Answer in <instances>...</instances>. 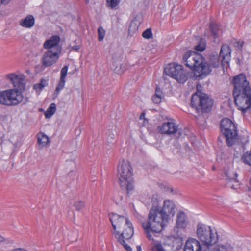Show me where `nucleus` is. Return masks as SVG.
Masks as SVG:
<instances>
[{
    "label": "nucleus",
    "mask_w": 251,
    "mask_h": 251,
    "mask_svg": "<svg viewBox=\"0 0 251 251\" xmlns=\"http://www.w3.org/2000/svg\"><path fill=\"white\" fill-rule=\"evenodd\" d=\"M60 39L58 36H52L44 42L43 47L48 50H57L59 49V52H61V47L59 45Z\"/></svg>",
    "instance_id": "16"
},
{
    "label": "nucleus",
    "mask_w": 251,
    "mask_h": 251,
    "mask_svg": "<svg viewBox=\"0 0 251 251\" xmlns=\"http://www.w3.org/2000/svg\"><path fill=\"white\" fill-rule=\"evenodd\" d=\"M142 37L147 39L152 38V33L151 28H148L142 33Z\"/></svg>",
    "instance_id": "31"
},
{
    "label": "nucleus",
    "mask_w": 251,
    "mask_h": 251,
    "mask_svg": "<svg viewBox=\"0 0 251 251\" xmlns=\"http://www.w3.org/2000/svg\"><path fill=\"white\" fill-rule=\"evenodd\" d=\"M231 52V50L228 45H223L221 47L220 54L218 55L222 57L223 62L228 64L230 59Z\"/></svg>",
    "instance_id": "19"
},
{
    "label": "nucleus",
    "mask_w": 251,
    "mask_h": 251,
    "mask_svg": "<svg viewBox=\"0 0 251 251\" xmlns=\"http://www.w3.org/2000/svg\"><path fill=\"white\" fill-rule=\"evenodd\" d=\"M120 0H106L107 5L109 7L115 8L119 3Z\"/></svg>",
    "instance_id": "33"
},
{
    "label": "nucleus",
    "mask_w": 251,
    "mask_h": 251,
    "mask_svg": "<svg viewBox=\"0 0 251 251\" xmlns=\"http://www.w3.org/2000/svg\"><path fill=\"white\" fill-rule=\"evenodd\" d=\"M205 40L203 39H200L198 44L195 46V49L197 51H202L205 50Z\"/></svg>",
    "instance_id": "26"
},
{
    "label": "nucleus",
    "mask_w": 251,
    "mask_h": 251,
    "mask_svg": "<svg viewBox=\"0 0 251 251\" xmlns=\"http://www.w3.org/2000/svg\"><path fill=\"white\" fill-rule=\"evenodd\" d=\"M210 28L211 33L214 38L218 37V33L219 31V27L216 24L212 23L210 25Z\"/></svg>",
    "instance_id": "27"
},
{
    "label": "nucleus",
    "mask_w": 251,
    "mask_h": 251,
    "mask_svg": "<svg viewBox=\"0 0 251 251\" xmlns=\"http://www.w3.org/2000/svg\"><path fill=\"white\" fill-rule=\"evenodd\" d=\"M197 234L198 238L207 247L215 244L218 239L217 233L213 232L209 226L202 224H198L197 227Z\"/></svg>",
    "instance_id": "7"
},
{
    "label": "nucleus",
    "mask_w": 251,
    "mask_h": 251,
    "mask_svg": "<svg viewBox=\"0 0 251 251\" xmlns=\"http://www.w3.org/2000/svg\"><path fill=\"white\" fill-rule=\"evenodd\" d=\"M154 96H156V97H160L161 98H162V97H163L162 92L160 90L159 88L157 87L156 88L155 94H154Z\"/></svg>",
    "instance_id": "39"
},
{
    "label": "nucleus",
    "mask_w": 251,
    "mask_h": 251,
    "mask_svg": "<svg viewBox=\"0 0 251 251\" xmlns=\"http://www.w3.org/2000/svg\"><path fill=\"white\" fill-rule=\"evenodd\" d=\"M250 184L251 185V179H250Z\"/></svg>",
    "instance_id": "50"
},
{
    "label": "nucleus",
    "mask_w": 251,
    "mask_h": 251,
    "mask_svg": "<svg viewBox=\"0 0 251 251\" xmlns=\"http://www.w3.org/2000/svg\"><path fill=\"white\" fill-rule=\"evenodd\" d=\"M164 72L180 83H184L188 78L187 72L183 69L181 65L175 63L168 64L165 68Z\"/></svg>",
    "instance_id": "9"
},
{
    "label": "nucleus",
    "mask_w": 251,
    "mask_h": 251,
    "mask_svg": "<svg viewBox=\"0 0 251 251\" xmlns=\"http://www.w3.org/2000/svg\"><path fill=\"white\" fill-rule=\"evenodd\" d=\"M85 202L82 201H77L74 203V206L75 207V210L77 211H80L83 208L85 207Z\"/></svg>",
    "instance_id": "32"
},
{
    "label": "nucleus",
    "mask_w": 251,
    "mask_h": 251,
    "mask_svg": "<svg viewBox=\"0 0 251 251\" xmlns=\"http://www.w3.org/2000/svg\"><path fill=\"white\" fill-rule=\"evenodd\" d=\"M7 78L12 83L13 87L16 89H22L24 87V79L22 75H19L14 73H11L7 75Z\"/></svg>",
    "instance_id": "17"
},
{
    "label": "nucleus",
    "mask_w": 251,
    "mask_h": 251,
    "mask_svg": "<svg viewBox=\"0 0 251 251\" xmlns=\"http://www.w3.org/2000/svg\"><path fill=\"white\" fill-rule=\"evenodd\" d=\"M235 103L238 109L245 113L251 106V90L233 93Z\"/></svg>",
    "instance_id": "11"
},
{
    "label": "nucleus",
    "mask_w": 251,
    "mask_h": 251,
    "mask_svg": "<svg viewBox=\"0 0 251 251\" xmlns=\"http://www.w3.org/2000/svg\"><path fill=\"white\" fill-rule=\"evenodd\" d=\"M162 98L153 96L152 98L153 102L156 104L159 103L161 101Z\"/></svg>",
    "instance_id": "38"
},
{
    "label": "nucleus",
    "mask_w": 251,
    "mask_h": 251,
    "mask_svg": "<svg viewBox=\"0 0 251 251\" xmlns=\"http://www.w3.org/2000/svg\"><path fill=\"white\" fill-rule=\"evenodd\" d=\"M191 104L198 113H203L210 110L213 101L206 94L197 92L192 95Z\"/></svg>",
    "instance_id": "5"
},
{
    "label": "nucleus",
    "mask_w": 251,
    "mask_h": 251,
    "mask_svg": "<svg viewBox=\"0 0 251 251\" xmlns=\"http://www.w3.org/2000/svg\"><path fill=\"white\" fill-rule=\"evenodd\" d=\"M244 162L251 166V151L250 152H246L242 157Z\"/></svg>",
    "instance_id": "29"
},
{
    "label": "nucleus",
    "mask_w": 251,
    "mask_h": 251,
    "mask_svg": "<svg viewBox=\"0 0 251 251\" xmlns=\"http://www.w3.org/2000/svg\"><path fill=\"white\" fill-rule=\"evenodd\" d=\"M218 140H219V141H221V139H220V138H218Z\"/></svg>",
    "instance_id": "49"
},
{
    "label": "nucleus",
    "mask_w": 251,
    "mask_h": 251,
    "mask_svg": "<svg viewBox=\"0 0 251 251\" xmlns=\"http://www.w3.org/2000/svg\"><path fill=\"white\" fill-rule=\"evenodd\" d=\"M188 223L189 221L185 213L182 211H179L177 214L176 225L174 229L177 234L176 238L181 239L182 235L178 234V229H185L188 225Z\"/></svg>",
    "instance_id": "15"
},
{
    "label": "nucleus",
    "mask_w": 251,
    "mask_h": 251,
    "mask_svg": "<svg viewBox=\"0 0 251 251\" xmlns=\"http://www.w3.org/2000/svg\"><path fill=\"white\" fill-rule=\"evenodd\" d=\"M119 184L127 193L133 189L132 168L129 162L123 160L119 162L117 168Z\"/></svg>",
    "instance_id": "3"
},
{
    "label": "nucleus",
    "mask_w": 251,
    "mask_h": 251,
    "mask_svg": "<svg viewBox=\"0 0 251 251\" xmlns=\"http://www.w3.org/2000/svg\"><path fill=\"white\" fill-rule=\"evenodd\" d=\"M144 117H145V113H141V114L140 116V119H142L144 118Z\"/></svg>",
    "instance_id": "44"
},
{
    "label": "nucleus",
    "mask_w": 251,
    "mask_h": 251,
    "mask_svg": "<svg viewBox=\"0 0 251 251\" xmlns=\"http://www.w3.org/2000/svg\"><path fill=\"white\" fill-rule=\"evenodd\" d=\"M237 44L238 45H239V44H240L239 42H237Z\"/></svg>",
    "instance_id": "48"
},
{
    "label": "nucleus",
    "mask_w": 251,
    "mask_h": 251,
    "mask_svg": "<svg viewBox=\"0 0 251 251\" xmlns=\"http://www.w3.org/2000/svg\"><path fill=\"white\" fill-rule=\"evenodd\" d=\"M86 3L88 4L89 2V0H84Z\"/></svg>",
    "instance_id": "47"
},
{
    "label": "nucleus",
    "mask_w": 251,
    "mask_h": 251,
    "mask_svg": "<svg viewBox=\"0 0 251 251\" xmlns=\"http://www.w3.org/2000/svg\"><path fill=\"white\" fill-rule=\"evenodd\" d=\"M59 49L57 50H47L45 51L41 58L42 65L46 67H50L55 63L59 58Z\"/></svg>",
    "instance_id": "14"
},
{
    "label": "nucleus",
    "mask_w": 251,
    "mask_h": 251,
    "mask_svg": "<svg viewBox=\"0 0 251 251\" xmlns=\"http://www.w3.org/2000/svg\"><path fill=\"white\" fill-rule=\"evenodd\" d=\"M203 56L195 52H186L183 56V61L185 65L194 71L196 79H201L200 76L197 74L198 67L202 66Z\"/></svg>",
    "instance_id": "10"
},
{
    "label": "nucleus",
    "mask_w": 251,
    "mask_h": 251,
    "mask_svg": "<svg viewBox=\"0 0 251 251\" xmlns=\"http://www.w3.org/2000/svg\"><path fill=\"white\" fill-rule=\"evenodd\" d=\"M56 110V105L54 103H52L47 109L45 113L46 118H49L51 117L55 113Z\"/></svg>",
    "instance_id": "25"
},
{
    "label": "nucleus",
    "mask_w": 251,
    "mask_h": 251,
    "mask_svg": "<svg viewBox=\"0 0 251 251\" xmlns=\"http://www.w3.org/2000/svg\"><path fill=\"white\" fill-rule=\"evenodd\" d=\"M138 29V26L134 22H132L129 27L128 33L129 34L132 35L136 32Z\"/></svg>",
    "instance_id": "30"
},
{
    "label": "nucleus",
    "mask_w": 251,
    "mask_h": 251,
    "mask_svg": "<svg viewBox=\"0 0 251 251\" xmlns=\"http://www.w3.org/2000/svg\"><path fill=\"white\" fill-rule=\"evenodd\" d=\"M65 79L60 78V80L58 83L57 86L56 87L54 94L56 96L59 93L60 91L62 90L65 86Z\"/></svg>",
    "instance_id": "28"
},
{
    "label": "nucleus",
    "mask_w": 251,
    "mask_h": 251,
    "mask_svg": "<svg viewBox=\"0 0 251 251\" xmlns=\"http://www.w3.org/2000/svg\"><path fill=\"white\" fill-rule=\"evenodd\" d=\"M37 136L39 148L42 149L46 147L50 142L48 136L42 132L39 133Z\"/></svg>",
    "instance_id": "21"
},
{
    "label": "nucleus",
    "mask_w": 251,
    "mask_h": 251,
    "mask_svg": "<svg viewBox=\"0 0 251 251\" xmlns=\"http://www.w3.org/2000/svg\"><path fill=\"white\" fill-rule=\"evenodd\" d=\"M225 174L227 180L236 182L237 174L231 170H228L225 172Z\"/></svg>",
    "instance_id": "24"
},
{
    "label": "nucleus",
    "mask_w": 251,
    "mask_h": 251,
    "mask_svg": "<svg viewBox=\"0 0 251 251\" xmlns=\"http://www.w3.org/2000/svg\"><path fill=\"white\" fill-rule=\"evenodd\" d=\"M225 63L218 54H211L207 59L203 57L202 66L198 67L197 74L202 79L209 75L213 70L218 68L221 65H224Z\"/></svg>",
    "instance_id": "4"
},
{
    "label": "nucleus",
    "mask_w": 251,
    "mask_h": 251,
    "mask_svg": "<svg viewBox=\"0 0 251 251\" xmlns=\"http://www.w3.org/2000/svg\"><path fill=\"white\" fill-rule=\"evenodd\" d=\"M34 18L31 15H28L25 18L20 21V25L26 28L32 27L34 25Z\"/></svg>",
    "instance_id": "20"
},
{
    "label": "nucleus",
    "mask_w": 251,
    "mask_h": 251,
    "mask_svg": "<svg viewBox=\"0 0 251 251\" xmlns=\"http://www.w3.org/2000/svg\"><path fill=\"white\" fill-rule=\"evenodd\" d=\"M232 83L234 87L233 93H236L239 92L251 90L249 86V83L247 80L245 75L243 74H240L235 76L233 79Z\"/></svg>",
    "instance_id": "13"
},
{
    "label": "nucleus",
    "mask_w": 251,
    "mask_h": 251,
    "mask_svg": "<svg viewBox=\"0 0 251 251\" xmlns=\"http://www.w3.org/2000/svg\"><path fill=\"white\" fill-rule=\"evenodd\" d=\"M98 32L99 35V40L100 41H102L105 36V30L101 27H100L98 29Z\"/></svg>",
    "instance_id": "34"
},
{
    "label": "nucleus",
    "mask_w": 251,
    "mask_h": 251,
    "mask_svg": "<svg viewBox=\"0 0 251 251\" xmlns=\"http://www.w3.org/2000/svg\"><path fill=\"white\" fill-rule=\"evenodd\" d=\"M221 130L226 138L228 146H231L238 139L236 127L234 123L228 118H225L221 121Z\"/></svg>",
    "instance_id": "6"
},
{
    "label": "nucleus",
    "mask_w": 251,
    "mask_h": 251,
    "mask_svg": "<svg viewBox=\"0 0 251 251\" xmlns=\"http://www.w3.org/2000/svg\"><path fill=\"white\" fill-rule=\"evenodd\" d=\"M107 141L109 143L113 145L115 142V135L114 134H112L109 136L107 138Z\"/></svg>",
    "instance_id": "37"
},
{
    "label": "nucleus",
    "mask_w": 251,
    "mask_h": 251,
    "mask_svg": "<svg viewBox=\"0 0 251 251\" xmlns=\"http://www.w3.org/2000/svg\"><path fill=\"white\" fill-rule=\"evenodd\" d=\"M23 100L18 90L10 89L0 92V104L7 106H16Z\"/></svg>",
    "instance_id": "8"
},
{
    "label": "nucleus",
    "mask_w": 251,
    "mask_h": 251,
    "mask_svg": "<svg viewBox=\"0 0 251 251\" xmlns=\"http://www.w3.org/2000/svg\"><path fill=\"white\" fill-rule=\"evenodd\" d=\"M48 85V80L42 78L41 79L40 83L35 84L34 85L33 88L36 91V92H40Z\"/></svg>",
    "instance_id": "23"
},
{
    "label": "nucleus",
    "mask_w": 251,
    "mask_h": 251,
    "mask_svg": "<svg viewBox=\"0 0 251 251\" xmlns=\"http://www.w3.org/2000/svg\"><path fill=\"white\" fill-rule=\"evenodd\" d=\"M137 251H141V248L140 246H137Z\"/></svg>",
    "instance_id": "45"
},
{
    "label": "nucleus",
    "mask_w": 251,
    "mask_h": 251,
    "mask_svg": "<svg viewBox=\"0 0 251 251\" xmlns=\"http://www.w3.org/2000/svg\"><path fill=\"white\" fill-rule=\"evenodd\" d=\"M231 187L232 188H234V187H233V186H231Z\"/></svg>",
    "instance_id": "51"
},
{
    "label": "nucleus",
    "mask_w": 251,
    "mask_h": 251,
    "mask_svg": "<svg viewBox=\"0 0 251 251\" xmlns=\"http://www.w3.org/2000/svg\"><path fill=\"white\" fill-rule=\"evenodd\" d=\"M175 205L172 201L166 200L162 207L153 206L150 210L146 221L142 223L146 237L153 240L152 234L160 233L166 226L170 215L175 213Z\"/></svg>",
    "instance_id": "1"
},
{
    "label": "nucleus",
    "mask_w": 251,
    "mask_h": 251,
    "mask_svg": "<svg viewBox=\"0 0 251 251\" xmlns=\"http://www.w3.org/2000/svg\"><path fill=\"white\" fill-rule=\"evenodd\" d=\"M114 70L116 73L119 74H122L123 72V70L121 69V67H116Z\"/></svg>",
    "instance_id": "40"
},
{
    "label": "nucleus",
    "mask_w": 251,
    "mask_h": 251,
    "mask_svg": "<svg viewBox=\"0 0 251 251\" xmlns=\"http://www.w3.org/2000/svg\"><path fill=\"white\" fill-rule=\"evenodd\" d=\"M109 217L113 229V235L127 251H131V248L126 244L124 240L130 239L133 235V227L131 222L127 218L116 213L110 214Z\"/></svg>",
    "instance_id": "2"
},
{
    "label": "nucleus",
    "mask_w": 251,
    "mask_h": 251,
    "mask_svg": "<svg viewBox=\"0 0 251 251\" xmlns=\"http://www.w3.org/2000/svg\"><path fill=\"white\" fill-rule=\"evenodd\" d=\"M79 49L78 46H74L72 47V50H73L78 51Z\"/></svg>",
    "instance_id": "41"
},
{
    "label": "nucleus",
    "mask_w": 251,
    "mask_h": 251,
    "mask_svg": "<svg viewBox=\"0 0 251 251\" xmlns=\"http://www.w3.org/2000/svg\"><path fill=\"white\" fill-rule=\"evenodd\" d=\"M243 44H244V43H243V42H242L241 44H240V47H239V48H240L241 49V48H242V47H243Z\"/></svg>",
    "instance_id": "46"
},
{
    "label": "nucleus",
    "mask_w": 251,
    "mask_h": 251,
    "mask_svg": "<svg viewBox=\"0 0 251 251\" xmlns=\"http://www.w3.org/2000/svg\"><path fill=\"white\" fill-rule=\"evenodd\" d=\"M200 242L194 238H189L186 242L184 251H201Z\"/></svg>",
    "instance_id": "18"
},
{
    "label": "nucleus",
    "mask_w": 251,
    "mask_h": 251,
    "mask_svg": "<svg viewBox=\"0 0 251 251\" xmlns=\"http://www.w3.org/2000/svg\"><path fill=\"white\" fill-rule=\"evenodd\" d=\"M152 251H165L160 243L157 242L152 247Z\"/></svg>",
    "instance_id": "35"
},
{
    "label": "nucleus",
    "mask_w": 251,
    "mask_h": 251,
    "mask_svg": "<svg viewBox=\"0 0 251 251\" xmlns=\"http://www.w3.org/2000/svg\"><path fill=\"white\" fill-rule=\"evenodd\" d=\"M213 251H233V247L230 244L226 243L216 246Z\"/></svg>",
    "instance_id": "22"
},
{
    "label": "nucleus",
    "mask_w": 251,
    "mask_h": 251,
    "mask_svg": "<svg viewBox=\"0 0 251 251\" xmlns=\"http://www.w3.org/2000/svg\"><path fill=\"white\" fill-rule=\"evenodd\" d=\"M68 67L67 66H64L61 70L60 78L65 79L67 75Z\"/></svg>",
    "instance_id": "36"
},
{
    "label": "nucleus",
    "mask_w": 251,
    "mask_h": 251,
    "mask_svg": "<svg viewBox=\"0 0 251 251\" xmlns=\"http://www.w3.org/2000/svg\"><path fill=\"white\" fill-rule=\"evenodd\" d=\"M159 133L167 135L174 134L176 138H183L185 135L184 131L178 128V126L172 122L163 123L158 127Z\"/></svg>",
    "instance_id": "12"
},
{
    "label": "nucleus",
    "mask_w": 251,
    "mask_h": 251,
    "mask_svg": "<svg viewBox=\"0 0 251 251\" xmlns=\"http://www.w3.org/2000/svg\"><path fill=\"white\" fill-rule=\"evenodd\" d=\"M11 0H0V2L2 4H7Z\"/></svg>",
    "instance_id": "42"
},
{
    "label": "nucleus",
    "mask_w": 251,
    "mask_h": 251,
    "mask_svg": "<svg viewBox=\"0 0 251 251\" xmlns=\"http://www.w3.org/2000/svg\"><path fill=\"white\" fill-rule=\"evenodd\" d=\"M5 241V239L3 236L0 235V242H4Z\"/></svg>",
    "instance_id": "43"
}]
</instances>
